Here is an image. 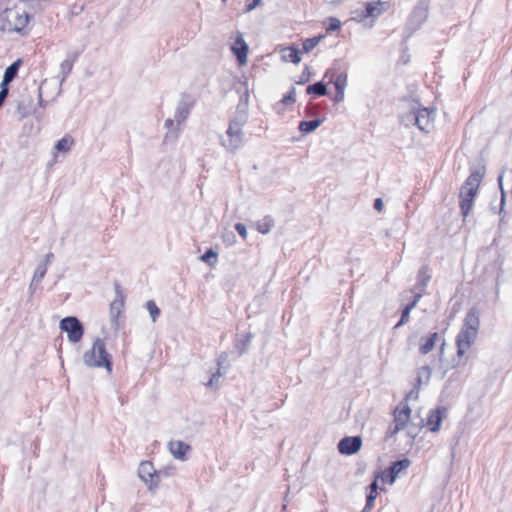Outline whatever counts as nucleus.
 I'll return each mask as SVG.
<instances>
[{
    "label": "nucleus",
    "mask_w": 512,
    "mask_h": 512,
    "mask_svg": "<svg viewBox=\"0 0 512 512\" xmlns=\"http://www.w3.org/2000/svg\"><path fill=\"white\" fill-rule=\"evenodd\" d=\"M419 395L418 390L410 391L405 400L400 402L393 411V421L386 431V437L392 438L402 430H406L407 435L413 440L418 434V427L411 424V409L408 401L417 399Z\"/></svg>",
    "instance_id": "1"
},
{
    "label": "nucleus",
    "mask_w": 512,
    "mask_h": 512,
    "mask_svg": "<svg viewBox=\"0 0 512 512\" xmlns=\"http://www.w3.org/2000/svg\"><path fill=\"white\" fill-rule=\"evenodd\" d=\"M480 327V315L477 308H471L463 321L462 327L456 336L457 356L463 357L476 342Z\"/></svg>",
    "instance_id": "2"
},
{
    "label": "nucleus",
    "mask_w": 512,
    "mask_h": 512,
    "mask_svg": "<svg viewBox=\"0 0 512 512\" xmlns=\"http://www.w3.org/2000/svg\"><path fill=\"white\" fill-rule=\"evenodd\" d=\"M29 22V14L21 8L5 9L0 14V29L5 32L23 33Z\"/></svg>",
    "instance_id": "3"
},
{
    "label": "nucleus",
    "mask_w": 512,
    "mask_h": 512,
    "mask_svg": "<svg viewBox=\"0 0 512 512\" xmlns=\"http://www.w3.org/2000/svg\"><path fill=\"white\" fill-rule=\"evenodd\" d=\"M83 362L88 367H104L109 373L112 371L111 355L100 338L95 339L91 349L83 354Z\"/></svg>",
    "instance_id": "4"
},
{
    "label": "nucleus",
    "mask_w": 512,
    "mask_h": 512,
    "mask_svg": "<svg viewBox=\"0 0 512 512\" xmlns=\"http://www.w3.org/2000/svg\"><path fill=\"white\" fill-rule=\"evenodd\" d=\"M481 179L482 174L480 172H473L460 190V208L464 217L468 216L473 207V201L478 193Z\"/></svg>",
    "instance_id": "5"
},
{
    "label": "nucleus",
    "mask_w": 512,
    "mask_h": 512,
    "mask_svg": "<svg viewBox=\"0 0 512 512\" xmlns=\"http://www.w3.org/2000/svg\"><path fill=\"white\" fill-rule=\"evenodd\" d=\"M246 115L240 114L230 121L226 136L222 138V145L229 151L235 152L243 143V127L246 123Z\"/></svg>",
    "instance_id": "6"
},
{
    "label": "nucleus",
    "mask_w": 512,
    "mask_h": 512,
    "mask_svg": "<svg viewBox=\"0 0 512 512\" xmlns=\"http://www.w3.org/2000/svg\"><path fill=\"white\" fill-rule=\"evenodd\" d=\"M195 99L189 94H182L177 104L176 111L173 119H166L165 127L172 130L174 127L179 130L180 125L188 118L193 106Z\"/></svg>",
    "instance_id": "7"
},
{
    "label": "nucleus",
    "mask_w": 512,
    "mask_h": 512,
    "mask_svg": "<svg viewBox=\"0 0 512 512\" xmlns=\"http://www.w3.org/2000/svg\"><path fill=\"white\" fill-rule=\"evenodd\" d=\"M59 328L67 334L71 343H78L84 334L81 322L73 316L65 317L60 321Z\"/></svg>",
    "instance_id": "8"
},
{
    "label": "nucleus",
    "mask_w": 512,
    "mask_h": 512,
    "mask_svg": "<svg viewBox=\"0 0 512 512\" xmlns=\"http://www.w3.org/2000/svg\"><path fill=\"white\" fill-rule=\"evenodd\" d=\"M435 110L431 108L418 109L415 113V123L418 128L429 133L434 128Z\"/></svg>",
    "instance_id": "9"
},
{
    "label": "nucleus",
    "mask_w": 512,
    "mask_h": 512,
    "mask_svg": "<svg viewBox=\"0 0 512 512\" xmlns=\"http://www.w3.org/2000/svg\"><path fill=\"white\" fill-rule=\"evenodd\" d=\"M231 51L236 56L240 66H244L247 64L249 47L246 41L244 40L243 34L239 31L235 33V39L231 45Z\"/></svg>",
    "instance_id": "10"
},
{
    "label": "nucleus",
    "mask_w": 512,
    "mask_h": 512,
    "mask_svg": "<svg viewBox=\"0 0 512 512\" xmlns=\"http://www.w3.org/2000/svg\"><path fill=\"white\" fill-rule=\"evenodd\" d=\"M139 477L149 485V488L157 486L159 482V474L149 461L141 462L138 468Z\"/></svg>",
    "instance_id": "11"
},
{
    "label": "nucleus",
    "mask_w": 512,
    "mask_h": 512,
    "mask_svg": "<svg viewBox=\"0 0 512 512\" xmlns=\"http://www.w3.org/2000/svg\"><path fill=\"white\" fill-rule=\"evenodd\" d=\"M362 446L360 436L344 437L338 443V451L343 455H353L357 453Z\"/></svg>",
    "instance_id": "12"
},
{
    "label": "nucleus",
    "mask_w": 512,
    "mask_h": 512,
    "mask_svg": "<svg viewBox=\"0 0 512 512\" xmlns=\"http://www.w3.org/2000/svg\"><path fill=\"white\" fill-rule=\"evenodd\" d=\"M447 416V410L444 407H438L434 410H431L427 420L426 426L431 432H438L441 428L442 421Z\"/></svg>",
    "instance_id": "13"
},
{
    "label": "nucleus",
    "mask_w": 512,
    "mask_h": 512,
    "mask_svg": "<svg viewBox=\"0 0 512 512\" xmlns=\"http://www.w3.org/2000/svg\"><path fill=\"white\" fill-rule=\"evenodd\" d=\"M368 7V14L371 20V26L374 24V21L381 16L383 13H385L389 9L388 2L385 1H371L366 2Z\"/></svg>",
    "instance_id": "14"
},
{
    "label": "nucleus",
    "mask_w": 512,
    "mask_h": 512,
    "mask_svg": "<svg viewBox=\"0 0 512 512\" xmlns=\"http://www.w3.org/2000/svg\"><path fill=\"white\" fill-rule=\"evenodd\" d=\"M169 450L175 458L185 460L186 453L190 450V446L182 441H170Z\"/></svg>",
    "instance_id": "15"
},
{
    "label": "nucleus",
    "mask_w": 512,
    "mask_h": 512,
    "mask_svg": "<svg viewBox=\"0 0 512 512\" xmlns=\"http://www.w3.org/2000/svg\"><path fill=\"white\" fill-rule=\"evenodd\" d=\"M124 308V300L122 296L119 294V298H116L112 303L110 304V317L113 322V324L117 327L118 326V318L123 312Z\"/></svg>",
    "instance_id": "16"
},
{
    "label": "nucleus",
    "mask_w": 512,
    "mask_h": 512,
    "mask_svg": "<svg viewBox=\"0 0 512 512\" xmlns=\"http://www.w3.org/2000/svg\"><path fill=\"white\" fill-rule=\"evenodd\" d=\"M281 59L284 62H291L294 64H298L301 61L299 56V50L294 46L285 47L280 51Z\"/></svg>",
    "instance_id": "17"
},
{
    "label": "nucleus",
    "mask_w": 512,
    "mask_h": 512,
    "mask_svg": "<svg viewBox=\"0 0 512 512\" xmlns=\"http://www.w3.org/2000/svg\"><path fill=\"white\" fill-rule=\"evenodd\" d=\"M368 12L367 3L364 2L361 7H356L351 10V20L358 23H364L370 19Z\"/></svg>",
    "instance_id": "18"
},
{
    "label": "nucleus",
    "mask_w": 512,
    "mask_h": 512,
    "mask_svg": "<svg viewBox=\"0 0 512 512\" xmlns=\"http://www.w3.org/2000/svg\"><path fill=\"white\" fill-rule=\"evenodd\" d=\"M21 65V60L18 59L10 66H8L4 72L3 80L0 86L7 87V85L15 78L17 75L18 69Z\"/></svg>",
    "instance_id": "19"
},
{
    "label": "nucleus",
    "mask_w": 512,
    "mask_h": 512,
    "mask_svg": "<svg viewBox=\"0 0 512 512\" xmlns=\"http://www.w3.org/2000/svg\"><path fill=\"white\" fill-rule=\"evenodd\" d=\"M410 464H411V462L408 459H403V460L394 462L392 464V466L390 467V472L392 475L391 482H394V480L401 473V471L408 468L410 466Z\"/></svg>",
    "instance_id": "20"
},
{
    "label": "nucleus",
    "mask_w": 512,
    "mask_h": 512,
    "mask_svg": "<svg viewBox=\"0 0 512 512\" xmlns=\"http://www.w3.org/2000/svg\"><path fill=\"white\" fill-rule=\"evenodd\" d=\"M438 337H439L438 333L435 332V333H432L426 339H423V343H421V345H420V352L422 354H427L430 351H432Z\"/></svg>",
    "instance_id": "21"
},
{
    "label": "nucleus",
    "mask_w": 512,
    "mask_h": 512,
    "mask_svg": "<svg viewBox=\"0 0 512 512\" xmlns=\"http://www.w3.org/2000/svg\"><path fill=\"white\" fill-rule=\"evenodd\" d=\"M432 371L429 366L421 367L417 372L416 384L417 386H421L422 384H426L429 382Z\"/></svg>",
    "instance_id": "22"
},
{
    "label": "nucleus",
    "mask_w": 512,
    "mask_h": 512,
    "mask_svg": "<svg viewBox=\"0 0 512 512\" xmlns=\"http://www.w3.org/2000/svg\"><path fill=\"white\" fill-rule=\"evenodd\" d=\"M322 121L319 119L312 121H302L299 124V130L304 133H311L315 131L320 125Z\"/></svg>",
    "instance_id": "23"
},
{
    "label": "nucleus",
    "mask_w": 512,
    "mask_h": 512,
    "mask_svg": "<svg viewBox=\"0 0 512 512\" xmlns=\"http://www.w3.org/2000/svg\"><path fill=\"white\" fill-rule=\"evenodd\" d=\"M73 142L72 137L65 136L56 143L55 149L59 152H68L71 149Z\"/></svg>",
    "instance_id": "24"
},
{
    "label": "nucleus",
    "mask_w": 512,
    "mask_h": 512,
    "mask_svg": "<svg viewBox=\"0 0 512 512\" xmlns=\"http://www.w3.org/2000/svg\"><path fill=\"white\" fill-rule=\"evenodd\" d=\"M273 227V220L270 217H266L263 219V221L258 222L256 225V228L259 233L261 234H267L270 232V230Z\"/></svg>",
    "instance_id": "25"
},
{
    "label": "nucleus",
    "mask_w": 512,
    "mask_h": 512,
    "mask_svg": "<svg viewBox=\"0 0 512 512\" xmlns=\"http://www.w3.org/2000/svg\"><path fill=\"white\" fill-rule=\"evenodd\" d=\"M322 38H323V36H316V37L306 39L303 42V51L305 53H308L311 50H313L319 44V42L321 41Z\"/></svg>",
    "instance_id": "26"
},
{
    "label": "nucleus",
    "mask_w": 512,
    "mask_h": 512,
    "mask_svg": "<svg viewBox=\"0 0 512 512\" xmlns=\"http://www.w3.org/2000/svg\"><path fill=\"white\" fill-rule=\"evenodd\" d=\"M146 308L150 314L152 322L155 323L160 314V309L153 300L147 301Z\"/></svg>",
    "instance_id": "27"
},
{
    "label": "nucleus",
    "mask_w": 512,
    "mask_h": 512,
    "mask_svg": "<svg viewBox=\"0 0 512 512\" xmlns=\"http://www.w3.org/2000/svg\"><path fill=\"white\" fill-rule=\"evenodd\" d=\"M73 68V60L72 59H65L60 64V73L62 75V80H65L66 77L70 74L71 70Z\"/></svg>",
    "instance_id": "28"
},
{
    "label": "nucleus",
    "mask_w": 512,
    "mask_h": 512,
    "mask_svg": "<svg viewBox=\"0 0 512 512\" xmlns=\"http://www.w3.org/2000/svg\"><path fill=\"white\" fill-rule=\"evenodd\" d=\"M307 93H313L318 96H323L326 94V86L321 82L315 83L313 85L308 86Z\"/></svg>",
    "instance_id": "29"
},
{
    "label": "nucleus",
    "mask_w": 512,
    "mask_h": 512,
    "mask_svg": "<svg viewBox=\"0 0 512 512\" xmlns=\"http://www.w3.org/2000/svg\"><path fill=\"white\" fill-rule=\"evenodd\" d=\"M334 85H335L336 91H345L346 86H347V74L346 73L339 74L334 80Z\"/></svg>",
    "instance_id": "30"
},
{
    "label": "nucleus",
    "mask_w": 512,
    "mask_h": 512,
    "mask_svg": "<svg viewBox=\"0 0 512 512\" xmlns=\"http://www.w3.org/2000/svg\"><path fill=\"white\" fill-rule=\"evenodd\" d=\"M414 308V304H409L407 305L403 312H402V316H401V319L400 321L396 324L395 328H398L400 326H403L404 324H406L408 321H409V317H410V312L411 310Z\"/></svg>",
    "instance_id": "31"
},
{
    "label": "nucleus",
    "mask_w": 512,
    "mask_h": 512,
    "mask_svg": "<svg viewBox=\"0 0 512 512\" xmlns=\"http://www.w3.org/2000/svg\"><path fill=\"white\" fill-rule=\"evenodd\" d=\"M46 271V265H39L34 272L32 283H39L44 278Z\"/></svg>",
    "instance_id": "32"
},
{
    "label": "nucleus",
    "mask_w": 512,
    "mask_h": 512,
    "mask_svg": "<svg viewBox=\"0 0 512 512\" xmlns=\"http://www.w3.org/2000/svg\"><path fill=\"white\" fill-rule=\"evenodd\" d=\"M370 494L368 495L367 497V503H366V507L367 508H371L373 506V503H374V500L377 496V482L374 481L371 485H370Z\"/></svg>",
    "instance_id": "33"
},
{
    "label": "nucleus",
    "mask_w": 512,
    "mask_h": 512,
    "mask_svg": "<svg viewBox=\"0 0 512 512\" xmlns=\"http://www.w3.org/2000/svg\"><path fill=\"white\" fill-rule=\"evenodd\" d=\"M328 24L326 26V30L328 32H332V31H336L338 29H340L341 27V22L339 19L335 18V17H330L328 20H327Z\"/></svg>",
    "instance_id": "34"
},
{
    "label": "nucleus",
    "mask_w": 512,
    "mask_h": 512,
    "mask_svg": "<svg viewBox=\"0 0 512 512\" xmlns=\"http://www.w3.org/2000/svg\"><path fill=\"white\" fill-rule=\"evenodd\" d=\"M221 376H222V374H221L220 370H218L217 373H214L211 376L209 382L207 383V386L211 387V388L216 387L219 383V379Z\"/></svg>",
    "instance_id": "35"
},
{
    "label": "nucleus",
    "mask_w": 512,
    "mask_h": 512,
    "mask_svg": "<svg viewBox=\"0 0 512 512\" xmlns=\"http://www.w3.org/2000/svg\"><path fill=\"white\" fill-rule=\"evenodd\" d=\"M235 230L238 232V234L243 238V239H246L247 238V229L245 227L244 224L242 223H237L235 225Z\"/></svg>",
    "instance_id": "36"
},
{
    "label": "nucleus",
    "mask_w": 512,
    "mask_h": 512,
    "mask_svg": "<svg viewBox=\"0 0 512 512\" xmlns=\"http://www.w3.org/2000/svg\"><path fill=\"white\" fill-rule=\"evenodd\" d=\"M282 102L284 104H291V103H294L295 102V91L292 90L290 91L288 94H286L283 99H282Z\"/></svg>",
    "instance_id": "37"
},
{
    "label": "nucleus",
    "mask_w": 512,
    "mask_h": 512,
    "mask_svg": "<svg viewBox=\"0 0 512 512\" xmlns=\"http://www.w3.org/2000/svg\"><path fill=\"white\" fill-rule=\"evenodd\" d=\"M262 0H252V2L247 1L245 12H251L254 10L257 6L261 4Z\"/></svg>",
    "instance_id": "38"
},
{
    "label": "nucleus",
    "mask_w": 512,
    "mask_h": 512,
    "mask_svg": "<svg viewBox=\"0 0 512 512\" xmlns=\"http://www.w3.org/2000/svg\"><path fill=\"white\" fill-rule=\"evenodd\" d=\"M419 12L421 14V19L425 20L427 17V4L423 3V7H418L416 9V13Z\"/></svg>",
    "instance_id": "39"
},
{
    "label": "nucleus",
    "mask_w": 512,
    "mask_h": 512,
    "mask_svg": "<svg viewBox=\"0 0 512 512\" xmlns=\"http://www.w3.org/2000/svg\"><path fill=\"white\" fill-rule=\"evenodd\" d=\"M211 257L216 259L217 253L210 249L202 256V260L208 262Z\"/></svg>",
    "instance_id": "40"
},
{
    "label": "nucleus",
    "mask_w": 512,
    "mask_h": 512,
    "mask_svg": "<svg viewBox=\"0 0 512 512\" xmlns=\"http://www.w3.org/2000/svg\"><path fill=\"white\" fill-rule=\"evenodd\" d=\"M383 201L381 198H377L375 199L374 201V208L378 211V212H381L383 210Z\"/></svg>",
    "instance_id": "41"
},
{
    "label": "nucleus",
    "mask_w": 512,
    "mask_h": 512,
    "mask_svg": "<svg viewBox=\"0 0 512 512\" xmlns=\"http://www.w3.org/2000/svg\"><path fill=\"white\" fill-rule=\"evenodd\" d=\"M53 259H54L53 253H48L45 256V263L43 265H46V267H47L53 261Z\"/></svg>",
    "instance_id": "42"
},
{
    "label": "nucleus",
    "mask_w": 512,
    "mask_h": 512,
    "mask_svg": "<svg viewBox=\"0 0 512 512\" xmlns=\"http://www.w3.org/2000/svg\"><path fill=\"white\" fill-rule=\"evenodd\" d=\"M344 93H345V91H337L336 96H335V101H337V102L342 101L344 98Z\"/></svg>",
    "instance_id": "43"
},
{
    "label": "nucleus",
    "mask_w": 512,
    "mask_h": 512,
    "mask_svg": "<svg viewBox=\"0 0 512 512\" xmlns=\"http://www.w3.org/2000/svg\"><path fill=\"white\" fill-rule=\"evenodd\" d=\"M420 298H421V293H417L414 296V300L410 304H414V307H415L417 305V303L419 302Z\"/></svg>",
    "instance_id": "44"
},
{
    "label": "nucleus",
    "mask_w": 512,
    "mask_h": 512,
    "mask_svg": "<svg viewBox=\"0 0 512 512\" xmlns=\"http://www.w3.org/2000/svg\"><path fill=\"white\" fill-rule=\"evenodd\" d=\"M419 277H420V281H421L422 287H425L426 286V282H427L429 277H424L422 273L419 275Z\"/></svg>",
    "instance_id": "45"
},
{
    "label": "nucleus",
    "mask_w": 512,
    "mask_h": 512,
    "mask_svg": "<svg viewBox=\"0 0 512 512\" xmlns=\"http://www.w3.org/2000/svg\"><path fill=\"white\" fill-rule=\"evenodd\" d=\"M39 101L40 104L42 103V92H41V86L39 87Z\"/></svg>",
    "instance_id": "46"
},
{
    "label": "nucleus",
    "mask_w": 512,
    "mask_h": 512,
    "mask_svg": "<svg viewBox=\"0 0 512 512\" xmlns=\"http://www.w3.org/2000/svg\"><path fill=\"white\" fill-rule=\"evenodd\" d=\"M502 179H503V176H502V174H501V175H499V177H498V182H499L500 187H502Z\"/></svg>",
    "instance_id": "47"
},
{
    "label": "nucleus",
    "mask_w": 512,
    "mask_h": 512,
    "mask_svg": "<svg viewBox=\"0 0 512 512\" xmlns=\"http://www.w3.org/2000/svg\"><path fill=\"white\" fill-rule=\"evenodd\" d=\"M223 2H226L227 0H222Z\"/></svg>",
    "instance_id": "48"
}]
</instances>
